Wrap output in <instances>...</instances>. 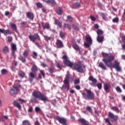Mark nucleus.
<instances>
[{
	"mask_svg": "<svg viewBox=\"0 0 125 125\" xmlns=\"http://www.w3.org/2000/svg\"><path fill=\"white\" fill-rule=\"evenodd\" d=\"M99 14L101 17L103 18L104 20H106V14H105L104 13H100Z\"/></svg>",
	"mask_w": 125,
	"mask_h": 125,
	"instance_id": "44",
	"label": "nucleus"
},
{
	"mask_svg": "<svg viewBox=\"0 0 125 125\" xmlns=\"http://www.w3.org/2000/svg\"><path fill=\"white\" fill-rule=\"evenodd\" d=\"M26 17L28 19H30V20H34V14L32 12H28L26 13Z\"/></svg>",
	"mask_w": 125,
	"mask_h": 125,
	"instance_id": "21",
	"label": "nucleus"
},
{
	"mask_svg": "<svg viewBox=\"0 0 125 125\" xmlns=\"http://www.w3.org/2000/svg\"><path fill=\"white\" fill-rule=\"evenodd\" d=\"M97 41L99 42H103V41H104V37L98 36L97 38Z\"/></svg>",
	"mask_w": 125,
	"mask_h": 125,
	"instance_id": "33",
	"label": "nucleus"
},
{
	"mask_svg": "<svg viewBox=\"0 0 125 125\" xmlns=\"http://www.w3.org/2000/svg\"><path fill=\"white\" fill-rule=\"evenodd\" d=\"M18 59L21 61L22 63H26V57H24V56L21 55L19 57Z\"/></svg>",
	"mask_w": 125,
	"mask_h": 125,
	"instance_id": "27",
	"label": "nucleus"
},
{
	"mask_svg": "<svg viewBox=\"0 0 125 125\" xmlns=\"http://www.w3.org/2000/svg\"><path fill=\"white\" fill-rule=\"evenodd\" d=\"M73 21V18L71 16H67L66 22H72Z\"/></svg>",
	"mask_w": 125,
	"mask_h": 125,
	"instance_id": "42",
	"label": "nucleus"
},
{
	"mask_svg": "<svg viewBox=\"0 0 125 125\" xmlns=\"http://www.w3.org/2000/svg\"><path fill=\"white\" fill-rule=\"evenodd\" d=\"M11 28L13 29L15 32H17V26L14 23H10V24Z\"/></svg>",
	"mask_w": 125,
	"mask_h": 125,
	"instance_id": "35",
	"label": "nucleus"
},
{
	"mask_svg": "<svg viewBox=\"0 0 125 125\" xmlns=\"http://www.w3.org/2000/svg\"><path fill=\"white\" fill-rule=\"evenodd\" d=\"M19 77H20V78H21L22 79H23V78L25 77V73L23 71H21L19 73Z\"/></svg>",
	"mask_w": 125,
	"mask_h": 125,
	"instance_id": "43",
	"label": "nucleus"
},
{
	"mask_svg": "<svg viewBox=\"0 0 125 125\" xmlns=\"http://www.w3.org/2000/svg\"><path fill=\"white\" fill-rule=\"evenodd\" d=\"M18 101H20V102H21V103H26V102H27V101L26 100L21 99V98H19Z\"/></svg>",
	"mask_w": 125,
	"mask_h": 125,
	"instance_id": "56",
	"label": "nucleus"
},
{
	"mask_svg": "<svg viewBox=\"0 0 125 125\" xmlns=\"http://www.w3.org/2000/svg\"><path fill=\"white\" fill-rule=\"evenodd\" d=\"M97 33L98 36H102V35H103V31L100 30V29H98L97 31Z\"/></svg>",
	"mask_w": 125,
	"mask_h": 125,
	"instance_id": "48",
	"label": "nucleus"
},
{
	"mask_svg": "<svg viewBox=\"0 0 125 125\" xmlns=\"http://www.w3.org/2000/svg\"><path fill=\"white\" fill-rule=\"evenodd\" d=\"M122 40L124 44H122V48L123 49H125V36L122 37Z\"/></svg>",
	"mask_w": 125,
	"mask_h": 125,
	"instance_id": "47",
	"label": "nucleus"
},
{
	"mask_svg": "<svg viewBox=\"0 0 125 125\" xmlns=\"http://www.w3.org/2000/svg\"><path fill=\"white\" fill-rule=\"evenodd\" d=\"M113 67L114 68V69H116L117 72H121L122 70V68L120 66V62H118L117 60L114 61Z\"/></svg>",
	"mask_w": 125,
	"mask_h": 125,
	"instance_id": "11",
	"label": "nucleus"
},
{
	"mask_svg": "<svg viewBox=\"0 0 125 125\" xmlns=\"http://www.w3.org/2000/svg\"><path fill=\"white\" fill-rule=\"evenodd\" d=\"M1 74H2V75H4L6 74V73H7V70H6V69H3L1 71Z\"/></svg>",
	"mask_w": 125,
	"mask_h": 125,
	"instance_id": "58",
	"label": "nucleus"
},
{
	"mask_svg": "<svg viewBox=\"0 0 125 125\" xmlns=\"http://www.w3.org/2000/svg\"><path fill=\"white\" fill-rule=\"evenodd\" d=\"M111 88V84L110 83H104V89L105 90L106 93H109L110 89Z\"/></svg>",
	"mask_w": 125,
	"mask_h": 125,
	"instance_id": "13",
	"label": "nucleus"
},
{
	"mask_svg": "<svg viewBox=\"0 0 125 125\" xmlns=\"http://www.w3.org/2000/svg\"><path fill=\"white\" fill-rule=\"evenodd\" d=\"M60 36L62 39H64L65 38V33L62 31H60L59 32Z\"/></svg>",
	"mask_w": 125,
	"mask_h": 125,
	"instance_id": "49",
	"label": "nucleus"
},
{
	"mask_svg": "<svg viewBox=\"0 0 125 125\" xmlns=\"http://www.w3.org/2000/svg\"><path fill=\"white\" fill-rule=\"evenodd\" d=\"M111 110H112V111H114L115 112H116V113H120V109H119V108L116 106H112L111 107Z\"/></svg>",
	"mask_w": 125,
	"mask_h": 125,
	"instance_id": "34",
	"label": "nucleus"
},
{
	"mask_svg": "<svg viewBox=\"0 0 125 125\" xmlns=\"http://www.w3.org/2000/svg\"><path fill=\"white\" fill-rule=\"evenodd\" d=\"M118 21H119V18H114L112 20V22H113V23H118Z\"/></svg>",
	"mask_w": 125,
	"mask_h": 125,
	"instance_id": "57",
	"label": "nucleus"
},
{
	"mask_svg": "<svg viewBox=\"0 0 125 125\" xmlns=\"http://www.w3.org/2000/svg\"><path fill=\"white\" fill-rule=\"evenodd\" d=\"M86 111L89 112V113H90L91 114H92V109H91V107H90V106H87L86 107Z\"/></svg>",
	"mask_w": 125,
	"mask_h": 125,
	"instance_id": "51",
	"label": "nucleus"
},
{
	"mask_svg": "<svg viewBox=\"0 0 125 125\" xmlns=\"http://www.w3.org/2000/svg\"><path fill=\"white\" fill-rule=\"evenodd\" d=\"M85 41L86 42L84 43V45L86 48H88L91 44H92V39L90 36L85 37Z\"/></svg>",
	"mask_w": 125,
	"mask_h": 125,
	"instance_id": "7",
	"label": "nucleus"
},
{
	"mask_svg": "<svg viewBox=\"0 0 125 125\" xmlns=\"http://www.w3.org/2000/svg\"><path fill=\"white\" fill-rule=\"evenodd\" d=\"M88 80L92 82V83L91 84V85L93 86H96L95 84L97 83V80L95 78H93V76H90L88 78Z\"/></svg>",
	"mask_w": 125,
	"mask_h": 125,
	"instance_id": "15",
	"label": "nucleus"
},
{
	"mask_svg": "<svg viewBox=\"0 0 125 125\" xmlns=\"http://www.w3.org/2000/svg\"><path fill=\"white\" fill-rule=\"evenodd\" d=\"M90 18L91 20H92V21H96V18H95V17H93V16H90Z\"/></svg>",
	"mask_w": 125,
	"mask_h": 125,
	"instance_id": "62",
	"label": "nucleus"
},
{
	"mask_svg": "<svg viewBox=\"0 0 125 125\" xmlns=\"http://www.w3.org/2000/svg\"><path fill=\"white\" fill-rule=\"evenodd\" d=\"M63 63L65 66H68V67H73L74 66L73 63L68 60H64Z\"/></svg>",
	"mask_w": 125,
	"mask_h": 125,
	"instance_id": "19",
	"label": "nucleus"
},
{
	"mask_svg": "<svg viewBox=\"0 0 125 125\" xmlns=\"http://www.w3.org/2000/svg\"><path fill=\"white\" fill-rule=\"evenodd\" d=\"M13 104L14 106H15V107H16L17 108L19 109V110L21 109V105H20V104L18 103V101H14L13 103Z\"/></svg>",
	"mask_w": 125,
	"mask_h": 125,
	"instance_id": "25",
	"label": "nucleus"
},
{
	"mask_svg": "<svg viewBox=\"0 0 125 125\" xmlns=\"http://www.w3.org/2000/svg\"><path fill=\"white\" fill-rule=\"evenodd\" d=\"M36 5L38 8H42V4L40 2L36 3Z\"/></svg>",
	"mask_w": 125,
	"mask_h": 125,
	"instance_id": "41",
	"label": "nucleus"
},
{
	"mask_svg": "<svg viewBox=\"0 0 125 125\" xmlns=\"http://www.w3.org/2000/svg\"><path fill=\"white\" fill-rule=\"evenodd\" d=\"M108 117L109 119H111V122H117L119 120V117L118 115H114L113 113L108 112Z\"/></svg>",
	"mask_w": 125,
	"mask_h": 125,
	"instance_id": "9",
	"label": "nucleus"
},
{
	"mask_svg": "<svg viewBox=\"0 0 125 125\" xmlns=\"http://www.w3.org/2000/svg\"><path fill=\"white\" fill-rule=\"evenodd\" d=\"M44 2H46L47 4H51V5H56V2L55 0H44Z\"/></svg>",
	"mask_w": 125,
	"mask_h": 125,
	"instance_id": "17",
	"label": "nucleus"
},
{
	"mask_svg": "<svg viewBox=\"0 0 125 125\" xmlns=\"http://www.w3.org/2000/svg\"><path fill=\"white\" fill-rule=\"evenodd\" d=\"M33 97L30 99V102L33 104L38 103V99L43 102H48V98L40 91H34L32 92Z\"/></svg>",
	"mask_w": 125,
	"mask_h": 125,
	"instance_id": "1",
	"label": "nucleus"
},
{
	"mask_svg": "<svg viewBox=\"0 0 125 125\" xmlns=\"http://www.w3.org/2000/svg\"><path fill=\"white\" fill-rule=\"evenodd\" d=\"M56 65L57 66V68H59V69H61V68L63 67V65H61L59 62H56Z\"/></svg>",
	"mask_w": 125,
	"mask_h": 125,
	"instance_id": "50",
	"label": "nucleus"
},
{
	"mask_svg": "<svg viewBox=\"0 0 125 125\" xmlns=\"http://www.w3.org/2000/svg\"><path fill=\"white\" fill-rule=\"evenodd\" d=\"M71 79H72V76L69 74H68L66 75V78L64 80H67L69 82Z\"/></svg>",
	"mask_w": 125,
	"mask_h": 125,
	"instance_id": "45",
	"label": "nucleus"
},
{
	"mask_svg": "<svg viewBox=\"0 0 125 125\" xmlns=\"http://www.w3.org/2000/svg\"><path fill=\"white\" fill-rule=\"evenodd\" d=\"M28 112L29 113H32L33 112V106H30L28 108Z\"/></svg>",
	"mask_w": 125,
	"mask_h": 125,
	"instance_id": "60",
	"label": "nucleus"
},
{
	"mask_svg": "<svg viewBox=\"0 0 125 125\" xmlns=\"http://www.w3.org/2000/svg\"><path fill=\"white\" fill-rule=\"evenodd\" d=\"M22 55L23 57L27 58L29 56V50H24V52L22 53Z\"/></svg>",
	"mask_w": 125,
	"mask_h": 125,
	"instance_id": "36",
	"label": "nucleus"
},
{
	"mask_svg": "<svg viewBox=\"0 0 125 125\" xmlns=\"http://www.w3.org/2000/svg\"><path fill=\"white\" fill-rule=\"evenodd\" d=\"M64 28H67L68 30H71V29H72V26L68 23H64Z\"/></svg>",
	"mask_w": 125,
	"mask_h": 125,
	"instance_id": "38",
	"label": "nucleus"
},
{
	"mask_svg": "<svg viewBox=\"0 0 125 125\" xmlns=\"http://www.w3.org/2000/svg\"><path fill=\"white\" fill-rule=\"evenodd\" d=\"M2 52L4 54H7L9 52V48L7 46H5L3 47L2 49Z\"/></svg>",
	"mask_w": 125,
	"mask_h": 125,
	"instance_id": "23",
	"label": "nucleus"
},
{
	"mask_svg": "<svg viewBox=\"0 0 125 125\" xmlns=\"http://www.w3.org/2000/svg\"><path fill=\"white\" fill-rule=\"evenodd\" d=\"M64 84L62 85L61 89L62 90H64V89H66L67 88V91H69V89H70V83L67 79H65L63 81Z\"/></svg>",
	"mask_w": 125,
	"mask_h": 125,
	"instance_id": "8",
	"label": "nucleus"
},
{
	"mask_svg": "<svg viewBox=\"0 0 125 125\" xmlns=\"http://www.w3.org/2000/svg\"><path fill=\"white\" fill-rule=\"evenodd\" d=\"M2 34H3L4 36H7V35H11L12 32L9 30V29L5 30L4 29H2Z\"/></svg>",
	"mask_w": 125,
	"mask_h": 125,
	"instance_id": "20",
	"label": "nucleus"
},
{
	"mask_svg": "<svg viewBox=\"0 0 125 125\" xmlns=\"http://www.w3.org/2000/svg\"><path fill=\"white\" fill-rule=\"evenodd\" d=\"M63 9L61 7L58 8L57 10V14H59V15H62L63 13Z\"/></svg>",
	"mask_w": 125,
	"mask_h": 125,
	"instance_id": "30",
	"label": "nucleus"
},
{
	"mask_svg": "<svg viewBox=\"0 0 125 125\" xmlns=\"http://www.w3.org/2000/svg\"><path fill=\"white\" fill-rule=\"evenodd\" d=\"M80 83V80L77 79L74 81V84H78Z\"/></svg>",
	"mask_w": 125,
	"mask_h": 125,
	"instance_id": "63",
	"label": "nucleus"
},
{
	"mask_svg": "<svg viewBox=\"0 0 125 125\" xmlns=\"http://www.w3.org/2000/svg\"><path fill=\"white\" fill-rule=\"evenodd\" d=\"M48 71L51 74H52V73H54V67H52V68L49 67V68H48Z\"/></svg>",
	"mask_w": 125,
	"mask_h": 125,
	"instance_id": "53",
	"label": "nucleus"
},
{
	"mask_svg": "<svg viewBox=\"0 0 125 125\" xmlns=\"http://www.w3.org/2000/svg\"><path fill=\"white\" fill-rule=\"evenodd\" d=\"M42 76L43 79L45 77V73H44V71L43 70H40V74L38 75V79L42 80Z\"/></svg>",
	"mask_w": 125,
	"mask_h": 125,
	"instance_id": "24",
	"label": "nucleus"
},
{
	"mask_svg": "<svg viewBox=\"0 0 125 125\" xmlns=\"http://www.w3.org/2000/svg\"><path fill=\"white\" fill-rule=\"evenodd\" d=\"M104 120L105 123L107 124L106 125H112V124L111 123V122L110 121V119H109V118H105Z\"/></svg>",
	"mask_w": 125,
	"mask_h": 125,
	"instance_id": "37",
	"label": "nucleus"
},
{
	"mask_svg": "<svg viewBox=\"0 0 125 125\" xmlns=\"http://www.w3.org/2000/svg\"><path fill=\"white\" fill-rule=\"evenodd\" d=\"M97 86L98 88V89H102V83H99L97 84Z\"/></svg>",
	"mask_w": 125,
	"mask_h": 125,
	"instance_id": "54",
	"label": "nucleus"
},
{
	"mask_svg": "<svg viewBox=\"0 0 125 125\" xmlns=\"http://www.w3.org/2000/svg\"><path fill=\"white\" fill-rule=\"evenodd\" d=\"M72 47L75 50H77V51H79L80 54H82V53L81 52V49L80 48V47L79 46V45H78L76 43H73L72 44Z\"/></svg>",
	"mask_w": 125,
	"mask_h": 125,
	"instance_id": "22",
	"label": "nucleus"
},
{
	"mask_svg": "<svg viewBox=\"0 0 125 125\" xmlns=\"http://www.w3.org/2000/svg\"><path fill=\"white\" fill-rule=\"evenodd\" d=\"M73 68L78 73H83V70L85 69V65L83 63L82 61H78L77 63L73 64Z\"/></svg>",
	"mask_w": 125,
	"mask_h": 125,
	"instance_id": "3",
	"label": "nucleus"
},
{
	"mask_svg": "<svg viewBox=\"0 0 125 125\" xmlns=\"http://www.w3.org/2000/svg\"><path fill=\"white\" fill-rule=\"evenodd\" d=\"M40 111H41V108H40V107L36 106L35 107V112H36V113H39V112H40Z\"/></svg>",
	"mask_w": 125,
	"mask_h": 125,
	"instance_id": "59",
	"label": "nucleus"
},
{
	"mask_svg": "<svg viewBox=\"0 0 125 125\" xmlns=\"http://www.w3.org/2000/svg\"><path fill=\"white\" fill-rule=\"evenodd\" d=\"M43 37L45 41L47 42H48V41H50L51 40V37H48L47 35H44Z\"/></svg>",
	"mask_w": 125,
	"mask_h": 125,
	"instance_id": "52",
	"label": "nucleus"
},
{
	"mask_svg": "<svg viewBox=\"0 0 125 125\" xmlns=\"http://www.w3.org/2000/svg\"><path fill=\"white\" fill-rule=\"evenodd\" d=\"M20 87H21V85H16L15 84L9 91L10 95L13 96L17 94L18 91L20 90L19 88H20Z\"/></svg>",
	"mask_w": 125,
	"mask_h": 125,
	"instance_id": "5",
	"label": "nucleus"
},
{
	"mask_svg": "<svg viewBox=\"0 0 125 125\" xmlns=\"http://www.w3.org/2000/svg\"><path fill=\"white\" fill-rule=\"evenodd\" d=\"M56 119L57 121H59V123H60V124H61V125H67V119H66L65 118H64L63 117H60L59 116H57L56 117Z\"/></svg>",
	"mask_w": 125,
	"mask_h": 125,
	"instance_id": "10",
	"label": "nucleus"
},
{
	"mask_svg": "<svg viewBox=\"0 0 125 125\" xmlns=\"http://www.w3.org/2000/svg\"><path fill=\"white\" fill-rule=\"evenodd\" d=\"M30 42H35L36 41H41V37L38 33H35L33 35H30L28 37Z\"/></svg>",
	"mask_w": 125,
	"mask_h": 125,
	"instance_id": "6",
	"label": "nucleus"
},
{
	"mask_svg": "<svg viewBox=\"0 0 125 125\" xmlns=\"http://www.w3.org/2000/svg\"><path fill=\"white\" fill-rule=\"evenodd\" d=\"M86 93H82L83 98L85 100H93L94 99V93L91 90L85 89Z\"/></svg>",
	"mask_w": 125,
	"mask_h": 125,
	"instance_id": "4",
	"label": "nucleus"
},
{
	"mask_svg": "<svg viewBox=\"0 0 125 125\" xmlns=\"http://www.w3.org/2000/svg\"><path fill=\"white\" fill-rule=\"evenodd\" d=\"M17 62L14 61L12 62V66H14V67H16L17 66Z\"/></svg>",
	"mask_w": 125,
	"mask_h": 125,
	"instance_id": "61",
	"label": "nucleus"
},
{
	"mask_svg": "<svg viewBox=\"0 0 125 125\" xmlns=\"http://www.w3.org/2000/svg\"><path fill=\"white\" fill-rule=\"evenodd\" d=\"M56 45H57V48H62L64 47V44L61 40L58 39L56 42Z\"/></svg>",
	"mask_w": 125,
	"mask_h": 125,
	"instance_id": "14",
	"label": "nucleus"
},
{
	"mask_svg": "<svg viewBox=\"0 0 125 125\" xmlns=\"http://www.w3.org/2000/svg\"><path fill=\"white\" fill-rule=\"evenodd\" d=\"M116 90L117 92H118V93H122V89H121V88L119 86H117L116 87Z\"/></svg>",
	"mask_w": 125,
	"mask_h": 125,
	"instance_id": "46",
	"label": "nucleus"
},
{
	"mask_svg": "<svg viewBox=\"0 0 125 125\" xmlns=\"http://www.w3.org/2000/svg\"><path fill=\"white\" fill-rule=\"evenodd\" d=\"M94 29H97L98 28H99V25H98L97 24H95L94 25Z\"/></svg>",
	"mask_w": 125,
	"mask_h": 125,
	"instance_id": "64",
	"label": "nucleus"
},
{
	"mask_svg": "<svg viewBox=\"0 0 125 125\" xmlns=\"http://www.w3.org/2000/svg\"><path fill=\"white\" fill-rule=\"evenodd\" d=\"M32 57L34 59H37L38 57V53L36 52L33 51L32 53Z\"/></svg>",
	"mask_w": 125,
	"mask_h": 125,
	"instance_id": "39",
	"label": "nucleus"
},
{
	"mask_svg": "<svg viewBox=\"0 0 125 125\" xmlns=\"http://www.w3.org/2000/svg\"><path fill=\"white\" fill-rule=\"evenodd\" d=\"M98 67L101 68V69H103V70H107L106 66H105V64H104V63H103L102 62H100Z\"/></svg>",
	"mask_w": 125,
	"mask_h": 125,
	"instance_id": "31",
	"label": "nucleus"
},
{
	"mask_svg": "<svg viewBox=\"0 0 125 125\" xmlns=\"http://www.w3.org/2000/svg\"><path fill=\"white\" fill-rule=\"evenodd\" d=\"M23 125H31V123L28 120H24L22 121Z\"/></svg>",
	"mask_w": 125,
	"mask_h": 125,
	"instance_id": "40",
	"label": "nucleus"
},
{
	"mask_svg": "<svg viewBox=\"0 0 125 125\" xmlns=\"http://www.w3.org/2000/svg\"><path fill=\"white\" fill-rule=\"evenodd\" d=\"M78 122L83 125H91L88 121L83 118H80L78 119Z\"/></svg>",
	"mask_w": 125,
	"mask_h": 125,
	"instance_id": "16",
	"label": "nucleus"
},
{
	"mask_svg": "<svg viewBox=\"0 0 125 125\" xmlns=\"http://www.w3.org/2000/svg\"><path fill=\"white\" fill-rule=\"evenodd\" d=\"M81 6V3L79 2H76L72 4V8H78Z\"/></svg>",
	"mask_w": 125,
	"mask_h": 125,
	"instance_id": "29",
	"label": "nucleus"
},
{
	"mask_svg": "<svg viewBox=\"0 0 125 125\" xmlns=\"http://www.w3.org/2000/svg\"><path fill=\"white\" fill-rule=\"evenodd\" d=\"M29 81L30 83H32L34 79L36 78V75L33 72H30L29 74Z\"/></svg>",
	"mask_w": 125,
	"mask_h": 125,
	"instance_id": "18",
	"label": "nucleus"
},
{
	"mask_svg": "<svg viewBox=\"0 0 125 125\" xmlns=\"http://www.w3.org/2000/svg\"><path fill=\"white\" fill-rule=\"evenodd\" d=\"M72 28L74 31H79V28L78 26H76L75 25H72Z\"/></svg>",
	"mask_w": 125,
	"mask_h": 125,
	"instance_id": "55",
	"label": "nucleus"
},
{
	"mask_svg": "<svg viewBox=\"0 0 125 125\" xmlns=\"http://www.w3.org/2000/svg\"><path fill=\"white\" fill-rule=\"evenodd\" d=\"M31 70L32 72H33L34 73H37V72H38V66H37V65L35 64H33Z\"/></svg>",
	"mask_w": 125,
	"mask_h": 125,
	"instance_id": "28",
	"label": "nucleus"
},
{
	"mask_svg": "<svg viewBox=\"0 0 125 125\" xmlns=\"http://www.w3.org/2000/svg\"><path fill=\"white\" fill-rule=\"evenodd\" d=\"M55 24L57 25L59 28H62V22L58 20H55Z\"/></svg>",
	"mask_w": 125,
	"mask_h": 125,
	"instance_id": "26",
	"label": "nucleus"
},
{
	"mask_svg": "<svg viewBox=\"0 0 125 125\" xmlns=\"http://www.w3.org/2000/svg\"><path fill=\"white\" fill-rule=\"evenodd\" d=\"M102 55L104 58H108V60L103 59V61L107 67L111 68L112 67V61L115 59V57L114 56H109V54L105 52H102Z\"/></svg>",
	"mask_w": 125,
	"mask_h": 125,
	"instance_id": "2",
	"label": "nucleus"
},
{
	"mask_svg": "<svg viewBox=\"0 0 125 125\" xmlns=\"http://www.w3.org/2000/svg\"><path fill=\"white\" fill-rule=\"evenodd\" d=\"M42 28L43 30H45V29L48 30L50 29V26L49 25V24L48 23H46L42 25Z\"/></svg>",
	"mask_w": 125,
	"mask_h": 125,
	"instance_id": "32",
	"label": "nucleus"
},
{
	"mask_svg": "<svg viewBox=\"0 0 125 125\" xmlns=\"http://www.w3.org/2000/svg\"><path fill=\"white\" fill-rule=\"evenodd\" d=\"M11 50H12V53H11V56H13V57H15V52L16 50H17V47H16V44L12 43L11 44Z\"/></svg>",
	"mask_w": 125,
	"mask_h": 125,
	"instance_id": "12",
	"label": "nucleus"
}]
</instances>
